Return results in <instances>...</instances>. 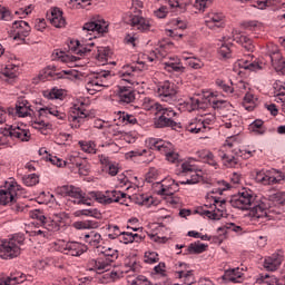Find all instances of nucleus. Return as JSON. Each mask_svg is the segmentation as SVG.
<instances>
[{"mask_svg": "<svg viewBox=\"0 0 285 285\" xmlns=\"http://www.w3.org/2000/svg\"><path fill=\"white\" fill-rule=\"evenodd\" d=\"M144 110L146 117H153L154 128H181V124L175 121L177 112L171 108H166L150 98L144 99Z\"/></svg>", "mask_w": 285, "mask_h": 285, "instance_id": "f257e3e1", "label": "nucleus"}, {"mask_svg": "<svg viewBox=\"0 0 285 285\" xmlns=\"http://www.w3.org/2000/svg\"><path fill=\"white\" fill-rule=\"evenodd\" d=\"M99 253L100 255H104L106 259H91L88 266L89 271H95L96 273L101 275V273H108L110 271V264H112V262H115L119 257V252L112 247H102Z\"/></svg>", "mask_w": 285, "mask_h": 285, "instance_id": "f03ea898", "label": "nucleus"}, {"mask_svg": "<svg viewBox=\"0 0 285 285\" xmlns=\"http://www.w3.org/2000/svg\"><path fill=\"white\" fill-rule=\"evenodd\" d=\"M23 237L13 236L9 239L0 240V257L1 259H14L21 255V245Z\"/></svg>", "mask_w": 285, "mask_h": 285, "instance_id": "7ed1b4c3", "label": "nucleus"}, {"mask_svg": "<svg viewBox=\"0 0 285 285\" xmlns=\"http://www.w3.org/2000/svg\"><path fill=\"white\" fill-rule=\"evenodd\" d=\"M153 188L155 189L157 195H160L161 197H168L167 203L171 206H179L181 204V198L174 196L177 190H179V183H175V180H171L170 185L161 184V180H158L153 184Z\"/></svg>", "mask_w": 285, "mask_h": 285, "instance_id": "20e7f679", "label": "nucleus"}, {"mask_svg": "<svg viewBox=\"0 0 285 285\" xmlns=\"http://www.w3.org/2000/svg\"><path fill=\"white\" fill-rule=\"evenodd\" d=\"M132 6L135 8L132 13H127L124 17L125 23L131 26L132 28H137L138 30H144V16L141 9L144 8V2L141 0H134Z\"/></svg>", "mask_w": 285, "mask_h": 285, "instance_id": "39448f33", "label": "nucleus"}, {"mask_svg": "<svg viewBox=\"0 0 285 285\" xmlns=\"http://www.w3.org/2000/svg\"><path fill=\"white\" fill-rule=\"evenodd\" d=\"M49 115L58 117V119L61 120L66 119L65 112H59V110L51 107H42L38 110L39 119L32 122V128H36V130H41V128H48L49 124L46 122V119H48Z\"/></svg>", "mask_w": 285, "mask_h": 285, "instance_id": "423d86ee", "label": "nucleus"}, {"mask_svg": "<svg viewBox=\"0 0 285 285\" xmlns=\"http://www.w3.org/2000/svg\"><path fill=\"white\" fill-rule=\"evenodd\" d=\"M254 199L255 196H253V191L244 190L234 195L229 204L233 208H238L239 210H250Z\"/></svg>", "mask_w": 285, "mask_h": 285, "instance_id": "0eeeda50", "label": "nucleus"}, {"mask_svg": "<svg viewBox=\"0 0 285 285\" xmlns=\"http://www.w3.org/2000/svg\"><path fill=\"white\" fill-rule=\"evenodd\" d=\"M268 200H266V198L258 199L254 196L249 210L254 219H266V217H268Z\"/></svg>", "mask_w": 285, "mask_h": 285, "instance_id": "6e6552de", "label": "nucleus"}, {"mask_svg": "<svg viewBox=\"0 0 285 285\" xmlns=\"http://www.w3.org/2000/svg\"><path fill=\"white\" fill-rule=\"evenodd\" d=\"M67 75L68 77H65ZM50 77L51 79H77L78 73L76 70H62L60 72H57L56 66H49L43 69V75H40V79L43 81V79H48Z\"/></svg>", "mask_w": 285, "mask_h": 285, "instance_id": "1a4fd4ad", "label": "nucleus"}, {"mask_svg": "<svg viewBox=\"0 0 285 285\" xmlns=\"http://www.w3.org/2000/svg\"><path fill=\"white\" fill-rule=\"evenodd\" d=\"M205 26L209 30H223L226 28V16L222 12L212 11L205 18Z\"/></svg>", "mask_w": 285, "mask_h": 285, "instance_id": "9d476101", "label": "nucleus"}, {"mask_svg": "<svg viewBox=\"0 0 285 285\" xmlns=\"http://www.w3.org/2000/svg\"><path fill=\"white\" fill-rule=\"evenodd\" d=\"M158 96L163 101H173L177 97V86L168 80L160 82L157 89Z\"/></svg>", "mask_w": 285, "mask_h": 285, "instance_id": "9b49d317", "label": "nucleus"}, {"mask_svg": "<svg viewBox=\"0 0 285 285\" xmlns=\"http://www.w3.org/2000/svg\"><path fill=\"white\" fill-rule=\"evenodd\" d=\"M119 195L117 190H107L105 194L101 191H90V197L95 198V202H98V204H104L105 206L119 202Z\"/></svg>", "mask_w": 285, "mask_h": 285, "instance_id": "f8f14e48", "label": "nucleus"}, {"mask_svg": "<svg viewBox=\"0 0 285 285\" xmlns=\"http://www.w3.org/2000/svg\"><path fill=\"white\" fill-rule=\"evenodd\" d=\"M101 77H104V79L110 77V71H101L98 73V76L87 82L86 89L90 92V95H95V92H101L104 88H108V85L99 83V78Z\"/></svg>", "mask_w": 285, "mask_h": 285, "instance_id": "ddd939ff", "label": "nucleus"}, {"mask_svg": "<svg viewBox=\"0 0 285 285\" xmlns=\"http://www.w3.org/2000/svg\"><path fill=\"white\" fill-rule=\"evenodd\" d=\"M282 262H284V254L282 252H277L266 257L264 261V268L269 272H275L279 266H282Z\"/></svg>", "mask_w": 285, "mask_h": 285, "instance_id": "4468645a", "label": "nucleus"}, {"mask_svg": "<svg viewBox=\"0 0 285 285\" xmlns=\"http://www.w3.org/2000/svg\"><path fill=\"white\" fill-rule=\"evenodd\" d=\"M87 118L88 115L83 112V109L75 105L70 111V115L68 116V121H70L71 128H79V124H81Z\"/></svg>", "mask_w": 285, "mask_h": 285, "instance_id": "2eb2a0df", "label": "nucleus"}, {"mask_svg": "<svg viewBox=\"0 0 285 285\" xmlns=\"http://www.w3.org/2000/svg\"><path fill=\"white\" fill-rule=\"evenodd\" d=\"M118 101L122 106L126 104H132L135 101V91L130 86H119L118 87Z\"/></svg>", "mask_w": 285, "mask_h": 285, "instance_id": "dca6fc26", "label": "nucleus"}, {"mask_svg": "<svg viewBox=\"0 0 285 285\" xmlns=\"http://www.w3.org/2000/svg\"><path fill=\"white\" fill-rule=\"evenodd\" d=\"M196 159L197 161H203L204 164H208V166H213L215 170L219 168V164L215 159V155L212 154L208 149H202L196 151Z\"/></svg>", "mask_w": 285, "mask_h": 285, "instance_id": "f3484780", "label": "nucleus"}, {"mask_svg": "<svg viewBox=\"0 0 285 285\" xmlns=\"http://www.w3.org/2000/svg\"><path fill=\"white\" fill-rule=\"evenodd\" d=\"M65 255H70L71 257H80L86 253V245L78 242H69L63 248Z\"/></svg>", "mask_w": 285, "mask_h": 285, "instance_id": "a211bd4d", "label": "nucleus"}, {"mask_svg": "<svg viewBox=\"0 0 285 285\" xmlns=\"http://www.w3.org/2000/svg\"><path fill=\"white\" fill-rule=\"evenodd\" d=\"M7 188L0 190V205L6 206L14 202V195L17 191L14 189V184L6 183Z\"/></svg>", "mask_w": 285, "mask_h": 285, "instance_id": "6ab92c4d", "label": "nucleus"}, {"mask_svg": "<svg viewBox=\"0 0 285 285\" xmlns=\"http://www.w3.org/2000/svg\"><path fill=\"white\" fill-rule=\"evenodd\" d=\"M58 193H60V195H66L67 197H72V199H75V202H80V199L85 195V193H83V190H81V188L75 187V186H68V185L59 187Z\"/></svg>", "mask_w": 285, "mask_h": 285, "instance_id": "aec40b11", "label": "nucleus"}, {"mask_svg": "<svg viewBox=\"0 0 285 285\" xmlns=\"http://www.w3.org/2000/svg\"><path fill=\"white\" fill-rule=\"evenodd\" d=\"M12 29L16 32V36L13 37L14 41H17V39H21V37H23L22 40H24V37H28V35H30V26L23 20L14 21L12 24Z\"/></svg>", "mask_w": 285, "mask_h": 285, "instance_id": "412c9836", "label": "nucleus"}, {"mask_svg": "<svg viewBox=\"0 0 285 285\" xmlns=\"http://www.w3.org/2000/svg\"><path fill=\"white\" fill-rule=\"evenodd\" d=\"M49 21L51 26H55V28H66V18L63 17V11L57 7L51 10Z\"/></svg>", "mask_w": 285, "mask_h": 285, "instance_id": "4be33fe9", "label": "nucleus"}, {"mask_svg": "<svg viewBox=\"0 0 285 285\" xmlns=\"http://www.w3.org/2000/svg\"><path fill=\"white\" fill-rule=\"evenodd\" d=\"M186 130L187 132H191V135H199V132H207L206 125L204 124V120H202V118L193 119L186 126Z\"/></svg>", "mask_w": 285, "mask_h": 285, "instance_id": "5701e85b", "label": "nucleus"}, {"mask_svg": "<svg viewBox=\"0 0 285 285\" xmlns=\"http://www.w3.org/2000/svg\"><path fill=\"white\" fill-rule=\"evenodd\" d=\"M207 104L208 106H212L214 110H228L233 107L228 100H218L213 94L207 96Z\"/></svg>", "mask_w": 285, "mask_h": 285, "instance_id": "b1692460", "label": "nucleus"}, {"mask_svg": "<svg viewBox=\"0 0 285 285\" xmlns=\"http://www.w3.org/2000/svg\"><path fill=\"white\" fill-rule=\"evenodd\" d=\"M269 59L276 72L285 75V61L282 59V53H279V51H275L269 56Z\"/></svg>", "mask_w": 285, "mask_h": 285, "instance_id": "393cba45", "label": "nucleus"}, {"mask_svg": "<svg viewBox=\"0 0 285 285\" xmlns=\"http://www.w3.org/2000/svg\"><path fill=\"white\" fill-rule=\"evenodd\" d=\"M167 145L168 144H165L161 139L148 138L145 140V146H147L149 150H157L158 153H166Z\"/></svg>", "mask_w": 285, "mask_h": 285, "instance_id": "a878e982", "label": "nucleus"}, {"mask_svg": "<svg viewBox=\"0 0 285 285\" xmlns=\"http://www.w3.org/2000/svg\"><path fill=\"white\" fill-rule=\"evenodd\" d=\"M206 248H208V245L198 240L189 244L185 255H202V253H206Z\"/></svg>", "mask_w": 285, "mask_h": 285, "instance_id": "bb28decb", "label": "nucleus"}, {"mask_svg": "<svg viewBox=\"0 0 285 285\" xmlns=\"http://www.w3.org/2000/svg\"><path fill=\"white\" fill-rule=\"evenodd\" d=\"M240 277H242V272H239V268L227 269L225 274L222 276V278L225 282H233L234 284H237Z\"/></svg>", "mask_w": 285, "mask_h": 285, "instance_id": "cd10ccee", "label": "nucleus"}, {"mask_svg": "<svg viewBox=\"0 0 285 285\" xmlns=\"http://www.w3.org/2000/svg\"><path fill=\"white\" fill-rule=\"evenodd\" d=\"M73 228L77 230H90L92 228H99V223L96 220H82L73 223Z\"/></svg>", "mask_w": 285, "mask_h": 285, "instance_id": "c85d7f7f", "label": "nucleus"}, {"mask_svg": "<svg viewBox=\"0 0 285 285\" xmlns=\"http://www.w3.org/2000/svg\"><path fill=\"white\" fill-rule=\"evenodd\" d=\"M108 28V26H101V23L96 22V21H91V22H87L83 24L82 30L85 32H99V33H104L106 32V29Z\"/></svg>", "mask_w": 285, "mask_h": 285, "instance_id": "c756f323", "label": "nucleus"}, {"mask_svg": "<svg viewBox=\"0 0 285 285\" xmlns=\"http://www.w3.org/2000/svg\"><path fill=\"white\" fill-rule=\"evenodd\" d=\"M220 159L223 161V166L226 168H235L239 164V159H237V157L226 153L220 155Z\"/></svg>", "mask_w": 285, "mask_h": 285, "instance_id": "7c9ffc66", "label": "nucleus"}, {"mask_svg": "<svg viewBox=\"0 0 285 285\" xmlns=\"http://www.w3.org/2000/svg\"><path fill=\"white\" fill-rule=\"evenodd\" d=\"M53 57L55 59H60V61H63L65 63H68V62L72 63L75 61H79V57L66 55L65 51H60V50H55Z\"/></svg>", "mask_w": 285, "mask_h": 285, "instance_id": "2f4dec72", "label": "nucleus"}, {"mask_svg": "<svg viewBox=\"0 0 285 285\" xmlns=\"http://www.w3.org/2000/svg\"><path fill=\"white\" fill-rule=\"evenodd\" d=\"M274 88V96L278 97L281 101H285V82L282 80H276L273 85Z\"/></svg>", "mask_w": 285, "mask_h": 285, "instance_id": "473e14b6", "label": "nucleus"}, {"mask_svg": "<svg viewBox=\"0 0 285 285\" xmlns=\"http://www.w3.org/2000/svg\"><path fill=\"white\" fill-rule=\"evenodd\" d=\"M85 242L94 246V248H99V244L101 243V234L90 233L85 235Z\"/></svg>", "mask_w": 285, "mask_h": 285, "instance_id": "72a5a7b5", "label": "nucleus"}, {"mask_svg": "<svg viewBox=\"0 0 285 285\" xmlns=\"http://www.w3.org/2000/svg\"><path fill=\"white\" fill-rule=\"evenodd\" d=\"M189 104L191 110H206V108H208V98L202 100L191 98Z\"/></svg>", "mask_w": 285, "mask_h": 285, "instance_id": "f704fd0d", "label": "nucleus"}, {"mask_svg": "<svg viewBox=\"0 0 285 285\" xmlns=\"http://www.w3.org/2000/svg\"><path fill=\"white\" fill-rule=\"evenodd\" d=\"M13 138L20 141H30V131L19 127L13 128Z\"/></svg>", "mask_w": 285, "mask_h": 285, "instance_id": "c9c22d12", "label": "nucleus"}, {"mask_svg": "<svg viewBox=\"0 0 285 285\" xmlns=\"http://www.w3.org/2000/svg\"><path fill=\"white\" fill-rule=\"evenodd\" d=\"M249 130L252 132H256V135H264L266 132V128L264 127V120L256 119L249 125Z\"/></svg>", "mask_w": 285, "mask_h": 285, "instance_id": "e433bc0d", "label": "nucleus"}, {"mask_svg": "<svg viewBox=\"0 0 285 285\" xmlns=\"http://www.w3.org/2000/svg\"><path fill=\"white\" fill-rule=\"evenodd\" d=\"M243 106L248 112L255 110V95L246 92L243 100Z\"/></svg>", "mask_w": 285, "mask_h": 285, "instance_id": "4c0bfd02", "label": "nucleus"}, {"mask_svg": "<svg viewBox=\"0 0 285 285\" xmlns=\"http://www.w3.org/2000/svg\"><path fill=\"white\" fill-rule=\"evenodd\" d=\"M237 41L243 46V48H245L247 52H253L255 50V45L253 43V40L247 36H240Z\"/></svg>", "mask_w": 285, "mask_h": 285, "instance_id": "58836bf2", "label": "nucleus"}, {"mask_svg": "<svg viewBox=\"0 0 285 285\" xmlns=\"http://www.w3.org/2000/svg\"><path fill=\"white\" fill-rule=\"evenodd\" d=\"M165 68H171L175 72H181L185 70V68L181 66V62H179L178 58H173L171 60L164 62Z\"/></svg>", "mask_w": 285, "mask_h": 285, "instance_id": "ea45409f", "label": "nucleus"}, {"mask_svg": "<svg viewBox=\"0 0 285 285\" xmlns=\"http://www.w3.org/2000/svg\"><path fill=\"white\" fill-rule=\"evenodd\" d=\"M43 228L51 233H57L60 229L59 223L55 222L52 218H46V220L42 223Z\"/></svg>", "mask_w": 285, "mask_h": 285, "instance_id": "a19ab883", "label": "nucleus"}, {"mask_svg": "<svg viewBox=\"0 0 285 285\" xmlns=\"http://www.w3.org/2000/svg\"><path fill=\"white\" fill-rule=\"evenodd\" d=\"M144 257L145 264H157L159 262V254L157 252H146Z\"/></svg>", "mask_w": 285, "mask_h": 285, "instance_id": "79ce46f5", "label": "nucleus"}, {"mask_svg": "<svg viewBox=\"0 0 285 285\" xmlns=\"http://www.w3.org/2000/svg\"><path fill=\"white\" fill-rule=\"evenodd\" d=\"M77 215H85V217L101 219V214L97 209H81L77 212Z\"/></svg>", "mask_w": 285, "mask_h": 285, "instance_id": "37998d69", "label": "nucleus"}, {"mask_svg": "<svg viewBox=\"0 0 285 285\" xmlns=\"http://www.w3.org/2000/svg\"><path fill=\"white\" fill-rule=\"evenodd\" d=\"M157 177H159V171L155 167H150L148 173L146 174L145 181L148 184H153L157 181Z\"/></svg>", "mask_w": 285, "mask_h": 285, "instance_id": "c03bdc74", "label": "nucleus"}, {"mask_svg": "<svg viewBox=\"0 0 285 285\" xmlns=\"http://www.w3.org/2000/svg\"><path fill=\"white\" fill-rule=\"evenodd\" d=\"M183 59L187 61L188 66L194 70H200V68H204V62L197 60V58L183 57Z\"/></svg>", "mask_w": 285, "mask_h": 285, "instance_id": "a18cd8bd", "label": "nucleus"}, {"mask_svg": "<svg viewBox=\"0 0 285 285\" xmlns=\"http://www.w3.org/2000/svg\"><path fill=\"white\" fill-rule=\"evenodd\" d=\"M161 154L165 155L167 161H170V164H177L179 161V154L169 151L168 145H166V151H161Z\"/></svg>", "mask_w": 285, "mask_h": 285, "instance_id": "49530a36", "label": "nucleus"}, {"mask_svg": "<svg viewBox=\"0 0 285 285\" xmlns=\"http://www.w3.org/2000/svg\"><path fill=\"white\" fill-rule=\"evenodd\" d=\"M24 186H37L39 184V177L37 174H31L22 177Z\"/></svg>", "mask_w": 285, "mask_h": 285, "instance_id": "de8ad7c7", "label": "nucleus"}, {"mask_svg": "<svg viewBox=\"0 0 285 285\" xmlns=\"http://www.w3.org/2000/svg\"><path fill=\"white\" fill-rule=\"evenodd\" d=\"M214 207H215L216 213L224 215V212L226 210V199L219 200V198H215Z\"/></svg>", "mask_w": 285, "mask_h": 285, "instance_id": "09e8293b", "label": "nucleus"}, {"mask_svg": "<svg viewBox=\"0 0 285 285\" xmlns=\"http://www.w3.org/2000/svg\"><path fill=\"white\" fill-rule=\"evenodd\" d=\"M285 175L284 173L277 170V169H272V185L273 184H281L284 181Z\"/></svg>", "mask_w": 285, "mask_h": 285, "instance_id": "8fccbe9b", "label": "nucleus"}, {"mask_svg": "<svg viewBox=\"0 0 285 285\" xmlns=\"http://www.w3.org/2000/svg\"><path fill=\"white\" fill-rule=\"evenodd\" d=\"M216 86L218 88H220V90H223L224 92H227L229 95H232V92H234V90H235L230 85H227L226 81H224L222 79L216 80Z\"/></svg>", "mask_w": 285, "mask_h": 285, "instance_id": "3c124183", "label": "nucleus"}, {"mask_svg": "<svg viewBox=\"0 0 285 285\" xmlns=\"http://www.w3.org/2000/svg\"><path fill=\"white\" fill-rule=\"evenodd\" d=\"M28 110H30V108H28L23 102L16 105V112L19 117H28Z\"/></svg>", "mask_w": 285, "mask_h": 285, "instance_id": "603ef678", "label": "nucleus"}, {"mask_svg": "<svg viewBox=\"0 0 285 285\" xmlns=\"http://www.w3.org/2000/svg\"><path fill=\"white\" fill-rule=\"evenodd\" d=\"M240 67H243L245 70H262V65H259V62L244 61L243 63H240Z\"/></svg>", "mask_w": 285, "mask_h": 285, "instance_id": "864d4df0", "label": "nucleus"}, {"mask_svg": "<svg viewBox=\"0 0 285 285\" xmlns=\"http://www.w3.org/2000/svg\"><path fill=\"white\" fill-rule=\"evenodd\" d=\"M47 159L49 161H51V164H53V166H58V168H63V166H67L68 161L62 160L60 158H58L57 156H52L49 155V157H47Z\"/></svg>", "mask_w": 285, "mask_h": 285, "instance_id": "5fc2aeb1", "label": "nucleus"}, {"mask_svg": "<svg viewBox=\"0 0 285 285\" xmlns=\"http://www.w3.org/2000/svg\"><path fill=\"white\" fill-rule=\"evenodd\" d=\"M81 146V149L85 153H89L90 155H97V149L95 148L94 142H79Z\"/></svg>", "mask_w": 285, "mask_h": 285, "instance_id": "6e6d98bb", "label": "nucleus"}, {"mask_svg": "<svg viewBox=\"0 0 285 285\" xmlns=\"http://www.w3.org/2000/svg\"><path fill=\"white\" fill-rule=\"evenodd\" d=\"M218 55H220L223 59L230 58V45H222L218 49Z\"/></svg>", "mask_w": 285, "mask_h": 285, "instance_id": "4d7b16f0", "label": "nucleus"}, {"mask_svg": "<svg viewBox=\"0 0 285 285\" xmlns=\"http://www.w3.org/2000/svg\"><path fill=\"white\" fill-rule=\"evenodd\" d=\"M161 57H165L163 52L159 51V49L151 50L149 55L147 56L148 61H157V59H161Z\"/></svg>", "mask_w": 285, "mask_h": 285, "instance_id": "13d9d810", "label": "nucleus"}, {"mask_svg": "<svg viewBox=\"0 0 285 285\" xmlns=\"http://www.w3.org/2000/svg\"><path fill=\"white\" fill-rule=\"evenodd\" d=\"M118 274L117 272H108L102 275V284H108L110 282H115L117 279Z\"/></svg>", "mask_w": 285, "mask_h": 285, "instance_id": "bf43d9fd", "label": "nucleus"}, {"mask_svg": "<svg viewBox=\"0 0 285 285\" xmlns=\"http://www.w3.org/2000/svg\"><path fill=\"white\" fill-rule=\"evenodd\" d=\"M171 26H175L176 30H186L188 28V24L179 18L171 20Z\"/></svg>", "mask_w": 285, "mask_h": 285, "instance_id": "052dcab7", "label": "nucleus"}, {"mask_svg": "<svg viewBox=\"0 0 285 285\" xmlns=\"http://www.w3.org/2000/svg\"><path fill=\"white\" fill-rule=\"evenodd\" d=\"M159 204L158 200H156L153 196H149L144 199V206L145 208H155Z\"/></svg>", "mask_w": 285, "mask_h": 285, "instance_id": "680f3d73", "label": "nucleus"}, {"mask_svg": "<svg viewBox=\"0 0 285 285\" xmlns=\"http://www.w3.org/2000/svg\"><path fill=\"white\" fill-rule=\"evenodd\" d=\"M197 169L195 166L190 165V163H183L181 164V173L183 175H188V173H195Z\"/></svg>", "mask_w": 285, "mask_h": 285, "instance_id": "e2e57ef3", "label": "nucleus"}, {"mask_svg": "<svg viewBox=\"0 0 285 285\" xmlns=\"http://www.w3.org/2000/svg\"><path fill=\"white\" fill-rule=\"evenodd\" d=\"M32 219H38V222H40L41 226L43 224V222H46V215H43V213L39 209H36L32 214H31Z\"/></svg>", "mask_w": 285, "mask_h": 285, "instance_id": "0e129e2a", "label": "nucleus"}, {"mask_svg": "<svg viewBox=\"0 0 285 285\" xmlns=\"http://www.w3.org/2000/svg\"><path fill=\"white\" fill-rule=\"evenodd\" d=\"M199 179H202V177L198 175V174H193L190 176V178H187L185 181H180L181 185H186V184H189V185H193V184H199Z\"/></svg>", "mask_w": 285, "mask_h": 285, "instance_id": "69168bd1", "label": "nucleus"}, {"mask_svg": "<svg viewBox=\"0 0 285 285\" xmlns=\"http://www.w3.org/2000/svg\"><path fill=\"white\" fill-rule=\"evenodd\" d=\"M14 284H21V281L17 277H9L7 279H0V285H14Z\"/></svg>", "mask_w": 285, "mask_h": 285, "instance_id": "338daca9", "label": "nucleus"}, {"mask_svg": "<svg viewBox=\"0 0 285 285\" xmlns=\"http://www.w3.org/2000/svg\"><path fill=\"white\" fill-rule=\"evenodd\" d=\"M273 199L276 204H285V191H277L274 194Z\"/></svg>", "mask_w": 285, "mask_h": 285, "instance_id": "774afa93", "label": "nucleus"}]
</instances>
